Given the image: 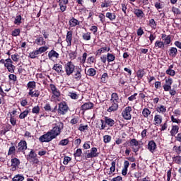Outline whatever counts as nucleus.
Listing matches in <instances>:
<instances>
[{
    "label": "nucleus",
    "mask_w": 181,
    "mask_h": 181,
    "mask_svg": "<svg viewBox=\"0 0 181 181\" xmlns=\"http://www.w3.org/2000/svg\"><path fill=\"white\" fill-rule=\"evenodd\" d=\"M64 128V124H63V122L55 124L52 129L39 138V141L40 142H50L51 141H53V139H56V138L62 134V131Z\"/></svg>",
    "instance_id": "nucleus-1"
},
{
    "label": "nucleus",
    "mask_w": 181,
    "mask_h": 181,
    "mask_svg": "<svg viewBox=\"0 0 181 181\" xmlns=\"http://www.w3.org/2000/svg\"><path fill=\"white\" fill-rule=\"evenodd\" d=\"M64 70L66 76H71L73 73L76 71V66L71 62H68L64 65Z\"/></svg>",
    "instance_id": "nucleus-2"
},
{
    "label": "nucleus",
    "mask_w": 181,
    "mask_h": 181,
    "mask_svg": "<svg viewBox=\"0 0 181 181\" xmlns=\"http://www.w3.org/2000/svg\"><path fill=\"white\" fill-rule=\"evenodd\" d=\"M27 160L33 162V163H39V159L37 158V154L35 152V150L31 149L30 153L27 155Z\"/></svg>",
    "instance_id": "nucleus-3"
},
{
    "label": "nucleus",
    "mask_w": 181,
    "mask_h": 181,
    "mask_svg": "<svg viewBox=\"0 0 181 181\" xmlns=\"http://www.w3.org/2000/svg\"><path fill=\"white\" fill-rule=\"evenodd\" d=\"M132 111V107L131 106H127L124 108V110L122 112V116L124 119L127 121H129L132 117L131 116V112Z\"/></svg>",
    "instance_id": "nucleus-4"
},
{
    "label": "nucleus",
    "mask_w": 181,
    "mask_h": 181,
    "mask_svg": "<svg viewBox=\"0 0 181 181\" xmlns=\"http://www.w3.org/2000/svg\"><path fill=\"white\" fill-rule=\"evenodd\" d=\"M57 111L60 115H65L69 111V106H67L66 103H60Z\"/></svg>",
    "instance_id": "nucleus-5"
},
{
    "label": "nucleus",
    "mask_w": 181,
    "mask_h": 181,
    "mask_svg": "<svg viewBox=\"0 0 181 181\" xmlns=\"http://www.w3.org/2000/svg\"><path fill=\"white\" fill-rule=\"evenodd\" d=\"M49 88L53 94L51 97L52 100H54V98H59V97H60V90L57 89L54 84H49Z\"/></svg>",
    "instance_id": "nucleus-6"
},
{
    "label": "nucleus",
    "mask_w": 181,
    "mask_h": 181,
    "mask_svg": "<svg viewBox=\"0 0 181 181\" xmlns=\"http://www.w3.org/2000/svg\"><path fill=\"white\" fill-rule=\"evenodd\" d=\"M130 146L132 147L133 152L136 153L139 151V143L136 141V139H133L129 142Z\"/></svg>",
    "instance_id": "nucleus-7"
},
{
    "label": "nucleus",
    "mask_w": 181,
    "mask_h": 181,
    "mask_svg": "<svg viewBox=\"0 0 181 181\" xmlns=\"http://www.w3.org/2000/svg\"><path fill=\"white\" fill-rule=\"evenodd\" d=\"M28 149V143H26V141L21 140L18 144V152H23L25 153V151Z\"/></svg>",
    "instance_id": "nucleus-8"
},
{
    "label": "nucleus",
    "mask_w": 181,
    "mask_h": 181,
    "mask_svg": "<svg viewBox=\"0 0 181 181\" xmlns=\"http://www.w3.org/2000/svg\"><path fill=\"white\" fill-rule=\"evenodd\" d=\"M81 71H83L81 68L76 69L75 71H74V74L73 77L74 80H76V81H80V80H81V78H83Z\"/></svg>",
    "instance_id": "nucleus-9"
},
{
    "label": "nucleus",
    "mask_w": 181,
    "mask_h": 181,
    "mask_svg": "<svg viewBox=\"0 0 181 181\" xmlns=\"http://www.w3.org/2000/svg\"><path fill=\"white\" fill-rule=\"evenodd\" d=\"M118 103L115 102H110V105L109 108L107 109V112H115V111L118 110Z\"/></svg>",
    "instance_id": "nucleus-10"
},
{
    "label": "nucleus",
    "mask_w": 181,
    "mask_h": 181,
    "mask_svg": "<svg viewBox=\"0 0 181 181\" xmlns=\"http://www.w3.org/2000/svg\"><path fill=\"white\" fill-rule=\"evenodd\" d=\"M133 13H134L139 19H143V18H145V13H144V11L141 9L134 8L133 10Z\"/></svg>",
    "instance_id": "nucleus-11"
},
{
    "label": "nucleus",
    "mask_w": 181,
    "mask_h": 181,
    "mask_svg": "<svg viewBox=\"0 0 181 181\" xmlns=\"http://www.w3.org/2000/svg\"><path fill=\"white\" fill-rule=\"evenodd\" d=\"M99 153L97 152V148L93 147L90 150V152L88 153L86 156L87 158H97Z\"/></svg>",
    "instance_id": "nucleus-12"
},
{
    "label": "nucleus",
    "mask_w": 181,
    "mask_h": 181,
    "mask_svg": "<svg viewBox=\"0 0 181 181\" xmlns=\"http://www.w3.org/2000/svg\"><path fill=\"white\" fill-rule=\"evenodd\" d=\"M147 148L151 152V153H153V152H155V149H156V143H155L153 140L148 141Z\"/></svg>",
    "instance_id": "nucleus-13"
},
{
    "label": "nucleus",
    "mask_w": 181,
    "mask_h": 181,
    "mask_svg": "<svg viewBox=\"0 0 181 181\" xmlns=\"http://www.w3.org/2000/svg\"><path fill=\"white\" fill-rule=\"evenodd\" d=\"M67 4H69V0H59V5L60 7V11L64 12L67 8Z\"/></svg>",
    "instance_id": "nucleus-14"
},
{
    "label": "nucleus",
    "mask_w": 181,
    "mask_h": 181,
    "mask_svg": "<svg viewBox=\"0 0 181 181\" xmlns=\"http://www.w3.org/2000/svg\"><path fill=\"white\" fill-rule=\"evenodd\" d=\"M52 70L56 71L58 74H63V73H64L63 71V65L60 64H55L52 67Z\"/></svg>",
    "instance_id": "nucleus-15"
},
{
    "label": "nucleus",
    "mask_w": 181,
    "mask_h": 181,
    "mask_svg": "<svg viewBox=\"0 0 181 181\" xmlns=\"http://www.w3.org/2000/svg\"><path fill=\"white\" fill-rule=\"evenodd\" d=\"M93 107H94V104H93V103L91 102L86 103L81 106V110L82 111H87V110H91Z\"/></svg>",
    "instance_id": "nucleus-16"
},
{
    "label": "nucleus",
    "mask_w": 181,
    "mask_h": 181,
    "mask_svg": "<svg viewBox=\"0 0 181 181\" xmlns=\"http://www.w3.org/2000/svg\"><path fill=\"white\" fill-rule=\"evenodd\" d=\"M104 119L107 127H114V125H115V120L111 119V117L105 116Z\"/></svg>",
    "instance_id": "nucleus-17"
},
{
    "label": "nucleus",
    "mask_w": 181,
    "mask_h": 181,
    "mask_svg": "<svg viewBox=\"0 0 181 181\" xmlns=\"http://www.w3.org/2000/svg\"><path fill=\"white\" fill-rule=\"evenodd\" d=\"M69 25L70 28H76V26L80 25V21H78V20L73 17L69 21Z\"/></svg>",
    "instance_id": "nucleus-18"
},
{
    "label": "nucleus",
    "mask_w": 181,
    "mask_h": 181,
    "mask_svg": "<svg viewBox=\"0 0 181 181\" xmlns=\"http://www.w3.org/2000/svg\"><path fill=\"white\" fill-rule=\"evenodd\" d=\"M67 46H71V40H73V32L68 31L66 37Z\"/></svg>",
    "instance_id": "nucleus-19"
},
{
    "label": "nucleus",
    "mask_w": 181,
    "mask_h": 181,
    "mask_svg": "<svg viewBox=\"0 0 181 181\" xmlns=\"http://www.w3.org/2000/svg\"><path fill=\"white\" fill-rule=\"evenodd\" d=\"M161 39L164 40L165 45H170L172 42V37L170 35H166V34H161Z\"/></svg>",
    "instance_id": "nucleus-20"
},
{
    "label": "nucleus",
    "mask_w": 181,
    "mask_h": 181,
    "mask_svg": "<svg viewBox=\"0 0 181 181\" xmlns=\"http://www.w3.org/2000/svg\"><path fill=\"white\" fill-rule=\"evenodd\" d=\"M128 168H129V161L125 160L124 163V168L122 170V175L123 176H127V173H128Z\"/></svg>",
    "instance_id": "nucleus-21"
},
{
    "label": "nucleus",
    "mask_w": 181,
    "mask_h": 181,
    "mask_svg": "<svg viewBox=\"0 0 181 181\" xmlns=\"http://www.w3.org/2000/svg\"><path fill=\"white\" fill-rule=\"evenodd\" d=\"M163 117L162 115H156L154 116V125H160V124H162V121H163Z\"/></svg>",
    "instance_id": "nucleus-22"
},
{
    "label": "nucleus",
    "mask_w": 181,
    "mask_h": 181,
    "mask_svg": "<svg viewBox=\"0 0 181 181\" xmlns=\"http://www.w3.org/2000/svg\"><path fill=\"white\" fill-rule=\"evenodd\" d=\"M30 89L28 92V95H30L32 98L35 97L36 98H39L40 95V91L39 90Z\"/></svg>",
    "instance_id": "nucleus-23"
},
{
    "label": "nucleus",
    "mask_w": 181,
    "mask_h": 181,
    "mask_svg": "<svg viewBox=\"0 0 181 181\" xmlns=\"http://www.w3.org/2000/svg\"><path fill=\"white\" fill-rule=\"evenodd\" d=\"M34 43H35V45H38L39 46H43V45H46V41H45L43 37L39 36L35 40Z\"/></svg>",
    "instance_id": "nucleus-24"
},
{
    "label": "nucleus",
    "mask_w": 181,
    "mask_h": 181,
    "mask_svg": "<svg viewBox=\"0 0 181 181\" xmlns=\"http://www.w3.org/2000/svg\"><path fill=\"white\" fill-rule=\"evenodd\" d=\"M48 57L49 60H52V57H55V59H59V53L57 52L54 51V49H52L48 53Z\"/></svg>",
    "instance_id": "nucleus-25"
},
{
    "label": "nucleus",
    "mask_w": 181,
    "mask_h": 181,
    "mask_svg": "<svg viewBox=\"0 0 181 181\" xmlns=\"http://www.w3.org/2000/svg\"><path fill=\"white\" fill-rule=\"evenodd\" d=\"M177 132H179V126L173 125L172 126V129L170 132V134L171 136H175V135H176V134H177Z\"/></svg>",
    "instance_id": "nucleus-26"
},
{
    "label": "nucleus",
    "mask_w": 181,
    "mask_h": 181,
    "mask_svg": "<svg viewBox=\"0 0 181 181\" xmlns=\"http://www.w3.org/2000/svg\"><path fill=\"white\" fill-rule=\"evenodd\" d=\"M119 100V97H118V94L117 93H112L110 103H118V100Z\"/></svg>",
    "instance_id": "nucleus-27"
},
{
    "label": "nucleus",
    "mask_w": 181,
    "mask_h": 181,
    "mask_svg": "<svg viewBox=\"0 0 181 181\" xmlns=\"http://www.w3.org/2000/svg\"><path fill=\"white\" fill-rule=\"evenodd\" d=\"M156 49H163L165 47V43L162 41L157 40L154 44Z\"/></svg>",
    "instance_id": "nucleus-28"
},
{
    "label": "nucleus",
    "mask_w": 181,
    "mask_h": 181,
    "mask_svg": "<svg viewBox=\"0 0 181 181\" xmlns=\"http://www.w3.org/2000/svg\"><path fill=\"white\" fill-rule=\"evenodd\" d=\"M110 47H103L96 51V54L100 55L102 53H105V52H110Z\"/></svg>",
    "instance_id": "nucleus-29"
},
{
    "label": "nucleus",
    "mask_w": 181,
    "mask_h": 181,
    "mask_svg": "<svg viewBox=\"0 0 181 181\" xmlns=\"http://www.w3.org/2000/svg\"><path fill=\"white\" fill-rule=\"evenodd\" d=\"M86 74L90 77H94L97 74V71L94 68H90L88 69Z\"/></svg>",
    "instance_id": "nucleus-30"
},
{
    "label": "nucleus",
    "mask_w": 181,
    "mask_h": 181,
    "mask_svg": "<svg viewBox=\"0 0 181 181\" xmlns=\"http://www.w3.org/2000/svg\"><path fill=\"white\" fill-rule=\"evenodd\" d=\"M151 114H152V112L146 107L142 110V115L144 117V118H148Z\"/></svg>",
    "instance_id": "nucleus-31"
},
{
    "label": "nucleus",
    "mask_w": 181,
    "mask_h": 181,
    "mask_svg": "<svg viewBox=\"0 0 181 181\" xmlns=\"http://www.w3.org/2000/svg\"><path fill=\"white\" fill-rule=\"evenodd\" d=\"M170 56L171 57H176L177 54V49L176 47H171L170 49Z\"/></svg>",
    "instance_id": "nucleus-32"
},
{
    "label": "nucleus",
    "mask_w": 181,
    "mask_h": 181,
    "mask_svg": "<svg viewBox=\"0 0 181 181\" xmlns=\"http://www.w3.org/2000/svg\"><path fill=\"white\" fill-rule=\"evenodd\" d=\"M21 163V161L19 160V159L15 158L11 159V166H13V168H17V166H19Z\"/></svg>",
    "instance_id": "nucleus-33"
},
{
    "label": "nucleus",
    "mask_w": 181,
    "mask_h": 181,
    "mask_svg": "<svg viewBox=\"0 0 181 181\" xmlns=\"http://www.w3.org/2000/svg\"><path fill=\"white\" fill-rule=\"evenodd\" d=\"M28 89L30 90H35L36 88V82L35 81H30L27 84Z\"/></svg>",
    "instance_id": "nucleus-34"
},
{
    "label": "nucleus",
    "mask_w": 181,
    "mask_h": 181,
    "mask_svg": "<svg viewBox=\"0 0 181 181\" xmlns=\"http://www.w3.org/2000/svg\"><path fill=\"white\" fill-rule=\"evenodd\" d=\"M106 18H108L110 21H115L117 19V16L114 13H106Z\"/></svg>",
    "instance_id": "nucleus-35"
},
{
    "label": "nucleus",
    "mask_w": 181,
    "mask_h": 181,
    "mask_svg": "<svg viewBox=\"0 0 181 181\" xmlns=\"http://www.w3.org/2000/svg\"><path fill=\"white\" fill-rule=\"evenodd\" d=\"M156 111L159 112V114H165V112H166V107L160 105L156 108Z\"/></svg>",
    "instance_id": "nucleus-36"
},
{
    "label": "nucleus",
    "mask_w": 181,
    "mask_h": 181,
    "mask_svg": "<svg viewBox=\"0 0 181 181\" xmlns=\"http://www.w3.org/2000/svg\"><path fill=\"white\" fill-rule=\"evenodd\" d=\"M39 54H40L39 53V51L37 49L35 51L30 52L29 57H30V59H36L37 56H39Z\"/></svg>",
    "instance_id": "nucleus-37"
},
{
    "label": "nucleus",
    "mask_w": 181,
    "mask_h": 181,
    "mask_svg": "<svg viewBox=\"0 0 181 181\" xmlns=\"http://www.w3.org/2000/svg\"><path fill=\"white\" fill-rule=\"evenodd\" d=\"M30 110H25L23 112H21L19 115L20 119H23L28 117V114H29Z\"/></svg>",
    "instance_id": "nucleus-38"
},
{
    "label": "nucleus",
    "mask_w": 181,
    "mask_h": 181,
    "mask_svg": "<svg viewBox=\"0 0 181 181\" xmlns=\"http://www.w3.org/2000/svg\"><path fill=\"white\" fill-rule=\"evenodd\" d=\"M107 59L108 63H111V62H114V60H115V55L110 53H107Z\"/></svg>",
    "instance_id": "nucleus-39"
},
{
    "label": "nucleus",
    "mask_w": 181,
    "mask_h": 181,
    "mask_svg": "<svg viewBox=\"0 0 181 181\" xmlns=\"http://www.w3.org/2000/svg\"><path fill=\"white\" fill-rule=\"evenodd\" d=\"M145 75V71H144V69H139V71H137L136 72V76L138 77V78L140 80L141 78H142V77H144V76Z\"/></svg>",
    "instance_id": "nucleus-40"
},
{
    "label": "nucleus",
    "mask_w": 181,
    "mask_h": 181,
    "mask_svg": "<svg viewBox=\"0 0 181 181\" xmlns=\"http://www.w3.org/2000/svg\"><path fill=\"white\" fill-rule=\"evenodd\" d=\"M21 23H22V16L21 15L16 16L14 25H21Z\"/></svg>",
    "instance_id": "nucleus-41"
},
{
    "label": "nucleus",
    "mask_w": 181,
    "mask_h": 181,
    "mask_svg": "<svg viewBox=\"0 0 181 181\" xmlns=\"http://www.w3.org/2000/svg\"><path fill=\"white\" fill-rule=\"evenodd\" d=\"M82 37L83 40H91V33H85Z\"/></svg>",
    "instance_id": "nucleus-42"
},
{
    "label": "nucleus",
    "mask_w": 181,
    "mask_h": 181,
    "mask_svg": "<svg viewBox=\"0 0 181 181\" xmlns=\"http://www.w3.org/2000/svg\"><path fill=\"white\" fill-rule=\"evenodd\" d=\"M48 49H49V47L44 46V47H40L37 50H38V53H40V54H42V53H45V52H46Z\"/></svg>",
    "instance_id": "nucleus-43"
},
{
    "label": "nucleus",
    "mask_w": 181,
    "mask_h": 181,
    "mask_svg": "<svg viewBox=\"0 0 181 181\" xmlns=\"http://www.w3.org/2000/svg\"><path fill=\"white\" fill-rule=\"evenodd\" d=\"M115 165H116L115 161H112L111 163V167L110 168L109 175H111V173H114V172H115Z\"/></svg>",
    "instance_id": "nucleus-44"
},
{
    "label": "nucleus",
    "mask_w": 181,
    "mask_h": 181,
    "mask_svg": "<svg viewBox=\"0 0 181 181\" xmlns=\"http://www.w3.org/2000/svg\"><path fill=\"white\" fill-rule=\"evenodd\" d=\"M108 78V74L104 73L101 76V82L102 83H107V79Z\"/></svg>",
    "instance_id": "nucleus-45"
},
{
    "label": "nucleus",
    "mask_w": 181,
    "mask_h": 181,
    "mask_svg": "<svg viewBox=\"0 0 181 181\" xmlns=\"http://www.w3.org/2000/svg\"><path fill=\"white\" fill-rule=\"evenodd\" d=\"M24 179L23 176L17 175L13 178V181H23Z\"/></svg>",
    "instance_id": "nucleus-46"
},
{
    "label": "nucleus",
    "mask_w": 181,
    "mask_h": 181,
    "mask_svg": "<svg viewBox=\"0 0 181 181\" xmlns=\"http://www.w3.org/2000/svg\"><path fill=\"white\" fill-rule=\"evenodd\" d=\"M173 162L175 163H177L178 165H180L181 163V156H177L173 158Z\"/></svg>",
    "instance_id": "nucleus-47"
},
{
    "label": "nucleus",
    "mask_w": 181,
    "mask_h": 181,
    "mask_svg": "<svg viewBox=\"0 0 181 181\" xmlns=\"http://www.w3.org/2000/svg\"><path fill=\"white\" fill-rule=\"evenodd\" d=\"M103 141H104L105 144H108V143L111 142V136L105 135L103 136Z\"/></svg>",
    "instance_id": "nucleus-48"
},
{
    "label": "nucleus",
    "mask_w": 181,
    "mask_h": 181,
    "mask_svg": "<svg viewBox=\"0 0 181 181\" xmlns=\"http://www.w3.org/2000/svg\"><path fill=\"white\" fill-rule=\"evenodd\" d=\"M166 74H168V76H171L172 77L175 76V74H176V72L175 70L168 69L166 70Z\"/></svg>",
    "instance_id": "nucleus-49"
},
{
    "label": "nucleus",
    "mask_w": 181,
    "mask_h": 181,
    "mask_svg": "<svg viewBox=\"0 0 181 181\" xmlns=\"http://www.w3.org/2000/svg\"><path fill=\"white\" fill-rule=\"evenodd\" d=\"M69 144V139H62L59 141V145H62V146H66V145Z\"/></svg>",
    "instance_id": "nucleus-50"
},
{
    "label": "nucleus",
    "mask_w": 181,
    "mask_h": 181,
    "mask_svg": "<svg viewBox=\"0 0 181 181\" xmlns=\"http://www.w3.org/2000/svg\"><path fill=\"white\" fill-rule=\"evenodd\" d=\"M100 122H101V126L100 127H99V129L100 130L105 129V128L107 127V124H105V119H100Z\"/></svg>",
    "instance_id": "nucleus-51"
},
{
    "label": "nucleus",
    "mask_w": 181,
    "mask_h": 181,
    "mask_svg": "<svg viewBox=\"0 0 181 181\" xmlns=\"http://www.w3.org/2000/svg\"><path fill=\"white\" fill-rule=\"evenodd\" d=\"M149 26H151V28L153 29H156V23L155 22L154 19H151L149 21Z\"/></svg>",
    "instance_id": "nucleus-52"
},
{
    "label": "nucleus",
    "mask_w": 181,
    "mask_h": 181,
    "mask_svg": "<svg viewBox=\"0 0 181 181\" xmlns=\"http://www.w3.org/2000/svg\"><path fill=\"white\" fill-rule=\"evenodd\" d=\"M21 34V30L19 28L15 29L14 30L12 31V36H19Z\"/></svg>",
    "instance_id": "nucleus-53"
},
{
    "label": "nucleus",
    "mask_w": 181,
    "mask_h": 181,
    "mask_svg": "<svg viewBox=\"0 0 181 181\" xmlns=\"http://www.w3.org/2000/svg\"><path fill=\"white\" fill-rule=\"evenodd\" d=\"M110 6V1L105 0L101 3V8H108Z\"/></svg>",
    "instance_id": "nucleus-54"
},
{
    "label": "nucleus",
    "mask_w": 181,
    "mask_h": 181,
    "mask_svg": "<svg viewBox=\"0 0 181 181\" xmlns=\"http://www.w3.org/2000/svg\"><path fill=\"white\" fill-rule=\"evenodd\" d=\"M40 111V107L39 106H35L32 110L33 114H39Z\"/></svg>",
    "instance_id": "nucleus-55"
},
{
    "label": "nucleus",
    "mask_w": 181,
    "mask_h": 181,
    "mask_svg": "<svg viewBox=\"0 0 181 181\" xmlns=\"http://www.w3.org/2000/svg\"><path fill=\"white\" fill-rule=\"evenodd\" d=\"M81 153H83V152L81 151V149L78 148L74 155L75 158H77V157L79 158V156H81Z\"/></svg>",
    "instance_id": "nucleus-56"
},
{
    "label": "nucleus",
    "mask_w": 181,
    "mask_h": 181,
    "mask_svg": "<svg viewBox=\"0 0 181 181\" xmlns=\"http://www.w3.org/2000/svg\"><path fill=\"white\" fill-rule=\"evenodd\" d=\"M10 122L13 127L16 125V119L12 115H11Z\"/></svg>",
    "instance_id": "nucleus-57"
},
{
    "label": "nucleus",
    "mask_w": 181,
    "mask_h": 181,
    "mask_svg": "<svg viewBox=\"0 0 181 181\" xmlns=\"http://www.w3.org/2000/svg\"><path fill=\"white\" fill-rule=\"evenodd\" d=\"M44 110H45L47 112H50V111H52V106H50V104L47 103L44 106Z\"/></svg>",
    "instance_id": "nucleus-58"
},
{
    "label": "nucleus",
    "mask_w": 181,
    "mask_h": 181,
    "mask_svg": "<svg viewBox=\"0 0 181 181\" xmlns=\"http://www.w3.org/2000/svg\"><path fill=\"white\" fill-rule=\"evenodd\" d=\"M172 11L175 15H180V13H181L180 10L179 8H176V7H173L172 8Z\"/></svg>",
    "instance_id": "nucleus-59"
},
{
    "label": "nucleus",
    "mask_w": 181,
    "mask_h": 181,
    "mask_svg": "<svg viewBox=\"0 0 181 181\" xmlns=\"http://www.w3.org/2000/svg\"><path fill=\"white\" fill-rule=\"evenodd\" d=\"M8 78L9 80H11L12 81H13L15 83V81H16V80H18V77H16V75L15 74H10L8 76Z\"/></svg>",
    "instance_id": "nucleus-60"
},
{
    "label": "nucleus",
    "mask_w": 181,
    "mask_h": 181,
    "mask_svg": "<svg viewBox=\"0 0 181 181\" xmlns=\"http://www.w3.org/2000/svg\"><path fill=\"white\" fill-rule=\"evenodd\" d=\"M98 18H100L101 23H104V22H105V16L104 13H100Z\"/></svg>",
    "instance_id": "nucleus-61"
},
{
    "label": "nucleus",
    "mask_w": 181,
    "mask_h": 181,
    "mask_svg": "<svg viewBox=\"0 0 181 181\" xmlns=\"http://www.w3.org/2000/svg\"><path fill=\"white\" fill-rule=\"evenodd\" d=\"M173 149L175 151V152H176V153H177V155H180V153H181V146H175L173 147Z\"/></svg>",
    "instance_id": "nucleus-62"
},
{
    "label": "nucleus",
    "mask_w": 181,
    "mask_h": 181,
    "mask_svg": "<svg viewBox=\"0 0 181 181\" xmlns=\"http://www.w3.org/2000/svg\"><path fill=\"white\" fill-rule=\"evenodd\" d=\"M15 151H16V149H15L14 146L10 147L9 149H8V156L10 155H12V153H15Z\"/></svg>",
    "instance_id": "nucleus-63"
},
{
    "label": "nucleus",
    "mask_w": 181,
    "mask_h": 181,
    "mask_svg": "<svg viewBox=\"0 0 181 181\" xmlns=\"http://www.w3.org/2000/svg\"><path fill=\"white\" fill-rule=\"evenodd\" d=\"M111 181H122V177L117 176L116 177L112 178Z\"/></svg>",
    "instance_id": "nucleus-64"
}]
</instances>
